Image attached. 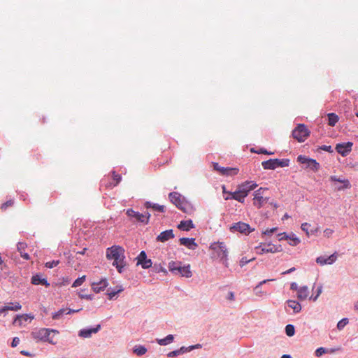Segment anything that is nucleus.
<instances>
[{
	"mask_svg": "<svg viewBox=\"0 0 358 358\" xmlns=\"http://www.w3.org/2000/svg\"><path fill=\"white\" fill-rule=\"evenodd\" d=\"M245 198V197L243 196V194H242V193H241L238 189L234 192H230V196H224L225 200L233 199L242 203H244Z\"/></svg>",
	"mask_w": 358,
	"mask_h": 358,
	"instance_id": "obj_24",
	"label": "nucleus"
},
{
	"mask_svg": "<svg viewBox=\"0 0 358 358\" xmlns=\"http://www.w3.org/2000/svg\"><path fill=\"white\" fill-rule=\"evenodd\" d=\"M20 256L26 260H29L30 259V256L27 252H25L24 251L20 252Z\"/></svg>",
	"mask_w": 358,
	"mask_h": 358,
	"instance_id": "obj_63",
	"label": "nucleus"
},
{
	"mask_svg": "<svg viewBox=\"0 0 358 358\" xmlns=\"http://www.w3.org/2000/svg\"><path fill=\"white\" fill-rule=\"evenodd\" d=\"M264 190H268V189L260 187L254 192V205L257 208H262L264 205V198L263 197L262 194Z\"/></svg>",
	"mask_w": 358,
	"mask_h": 358,
	"instance_id": "obj_14",
	"label": "nucleus"
},
{
	"mask_svg": "<svg viewBox=\"0 0 358 358\" xmlns=\"http://www.w3.org/2000/svg\"><path fill=\"white\" fill-rule=\"evenodd\" d=\"M132 350H133V353H134L135 355H136L137 356H139V357L143 356L148 351L147 348L144 345H136L133 348Z\"/></svg>",
	"mask_w": 358,
	"mask_h": 358,
	"instance_id": "obj_33",
	"label": "nucleus"
},
{
	"mask_svg": "<svg viewBox=\"0 0 358 358\" xmlns=\"http://www.w3.org/2000/svg\"><path fill=\"white\" fill-rule=\"evenodd\" d=\"M31 282L35 285H44L45 287H48L50 285L47 279L42 278V276L38 273H36L31 277Z\"/></svg>",
	"mask_w": 358,
	"mask_h": 358,
	"instance_id": "obj_22",
	"label": "nucleus"
},
{
	"mask_svg": "<svg viewBox=\"0 0 358 358\" xmlns=\"http://www.w3.org/2000/svg\"><path fill=\"white\" fill-rule=\"evenodd\" d=\"M124 288L122 285H117L115 288L110 287L107 289L106 294L108 296L109 300L115 299L117 294L122 292Z\"/></svg>",
	"mask_w": 358,
	"mask_h": 358,
	"instance_id": "obj_21",
	"label": "nucleus"
},
{
	"mask_svg": "<svg viewBox=\"0 0 358 358\" xmlns=\"http://www.w3.org/2000/svg\"><path fill=\"white\" fill-rule=\"evenodd\" d=\"M257 187L256 182L252 180H247L238 185L237 189L243 194V196L247 197L249 193L254 190Z\"/></svg>",
	"mask_w": 358,
	"mask_h": 358,
	"instance_id": "obj_8",
	"label": "nucleus"
},
{
	"mask_svg": "<svg viewBox=\"0 0 358 358\" xmlns=\"http://www.w3.org/2000/svg\"><path fill=\"white\" fill-rule=\"evenodd\" d=\"M329 180L331 182H338L340 183H343V186L338 188V190L349 189L351 187V184L348 179H341L340 178H337L336 176H331L329 178Z\"/></svg>",
	"mask_w": 358,
	"mask_h": 358,
	"instance_id": "obj_23",
	"label": "nucleus"
},
{
	"mask_svg": "<svg viewBox=\"0 0 358 358\" xmlns=\"http://www.w3.org/2000/svg\"><path fill=\"white\" fill-rule=\"evenodd\" d=\"M352 145L353 143L350 141L340 143L336 144L335 150L342 157H346L351 152Z\"/></svg>",
	"mask_w": 358,
	"mask_h": 358,
	"instance_id": "obj_10",
	"label": "nucleus"
},
{
	"mask_svg": "<svg viewBox=\"0 0 358 358\" xmlns=\"http://www.w3.org/2000/svg\"><path fill=\"white\" fill-rule=\"evenodd\" d=\"M101 329V324H97L95 327H89L80 329L78 331V336L82 338H90L93 334H96Z\"/></svg>",
	"mask_w": 358,
	"mask_h": 358,
	"instance_id": "obj_12",
	"label": "nucleus"
},
{
	"mask_svg": "<svg viewBox=\"0 0 358 358\" xmlns=\"http://www.w3.org/2000/svg\"><path fill=\"white\" fill-rule=\"evenodd\" d=\"M173 229H167L162 231L156 238L157 242L164 243L174 238Z\"/></svg>",
	"mask_w": 358,
	"mask_h": 358,
	"instance_id": "obj_19",
	"label": "nucleus"
},
{
	"mask_svg": "<svg viewBox=\"0 0 358 358\" xmlns=\"http://www.w3.org/2000/svg\"><path fill=\"white\" fill-rule=\"evenodd\" d=\"M34 316L30 314L16 315L13 319V324L15 326H24L26 322H30Z\"/></svg>",
	"mask_w": 358,
	"mask_h": 358,
	"instance_id": "obj_11",
	"label": "nucleus"
},
{
	"mask_svg": "<svg viewBox=\"0 0 358 358\" xmlns=\"http://www.w3.org/2000/svg\"><path fill=\"white\" fill-rule=\"evenodd\" d=\"M146 259H148L147 254H146L145 251L142 250L138 254V255L135 258V260H136V262H139L142 260H145Z\"/></svg>",
	"mask_w": 358,
	"mask_h": 358,
	"instance_id": "obj_45",
	"label": "nucleus"
},
{
	"mask_svg": "<svg viewBox=\"0 0 358 358\" xmlns=\"http://www.w3.org/2000/svg\"><path fill=\"white\" fill-rule=\"evenodd\" d=\"M169 198L170 201L173 203L176 207L178 206L185 199H181V194L177 192L169 193Z\"/></svg>",
	"mask_w": 358,
	"mask_h": 358,
	"instance_id": "obj_27",
	"label": "nucleus"
},
{
	"mask_svg": "<svg viewBox=\"0 0 358 358\" xmlns=\"http://www.w3.org/2000/svg\"><path fill=\"white\" fill-rule=\"evenodd\" d=\"M27 243L24 242H18L17 244V250L20 252L22 251H24L25 248H27Z\"/></svg>",
	"mask_w": 358,
	"mask_h": 358,
	"instance_id": "obj_51",
	"label": "nucleus"
},
{
	"mask_svg": "<svg viewBox=\"0 0 358 358\" xmlns=\"http://www.w3.org/2000/svg\"><path fill=\"white\" fill-rule=\"evenodd\" d=\"M349 322V320L347 317H344L341 319L337 323L336 327L337 329L341 331L342 330Z\"/></svg>",
	"mask_w": 358,
	"mask_h": 358,
	"instance_id": "obj_41",
	"label": "nucleus"
},
{
	"mask_svg": "<svg viewBox=\"0 0 358 358\" xmlns=\"http://www.w3.org/2000/svg\"><path fill=\"white\" fill-rule=\"evenodd\" d=\"M299 287H298V285L296 282H293L291 283L290 285V289L293 290V291H298L299 289Z\"/></svg>",
	"mask_w": 358,
	"mask_h": 358,
	"instance_id": "obj_64",
	"label": "nucleus"
},
{
	"mask_svg": "<svg viewBox=\"0 0 358 358\" xmlns=\"http://www.w3.org/2000/svg\"><path fill=\"white\" fill-rule=\"evenodd\" d=\"M108 285V282L106 278H103L99 282H93L91 284V287L93 292L95 293H100L103 291Z\"/></svg>",
	"mask_w": 358,
	"mask_h": 358,
	"instance_id": "obj_15",
	"label": "nucleus"
},
{
	"mask_svg": "<svg viewBox=\"0 0 358 358\" xmlns=\"http://www.w3.org/2000/svg\"><path fill=\"white\" fill-rule=\"evenodd\" d=\"M178 228L181 231H189L194 228V224L192 220H182L178 225Z\"/></svg>",
	"mask_w": 358,
	"mask_h": 358,
	"instance_id": "obj_26",
	"label": "nucleus"
},
{
	"mask_svg": "<svg viewBox=\"0 0 358 358\" xmlns=\"http://www.w3.org/2000/svg\"><path fill=\"white\" fill-rule=\"evenodd\" d=\"M310 131L304 124H298L292 132V137L299 143H303L310 136Z\"/></svg>",
	"mask_w": 358,
	"mask_h": 358,
	"instance_id": "obj_6",
	"label": "nucleus"
},
{
	"mask_svg": "<svg viewBox=\"0 0 358 358\" xmlns=\"http://www.w3.org/2000/svg\"><path fill=\"white\" fill-rule=\"evenodd\" d=\"M301 229L308 236H310V235L317 236L319 231V227L317 226H312L308 222L301 224Z\"/></svg>",
	"mask_w": 358,
	"mask_h": 358,
	"instance_id": "obj_17",
	"label": "nucleus"
},
{
	"mask_svg": "<svg viewBox=\"0 0 358 358\" xmlns=\"http://www.w3.org/2000/svg\"><path fill=\"white\" fill-rule=\"evenodd\" d=\"M8 310L17 311L22 308V306L18 302L10 303L6 306Z\"/></svg>",
	"mask_w": 358,
	"mask_h": 358,
	"instance_id": "obj_40",
	"label": "nucleus"
},
{
	"mask_svg": "<svg viewBox=\"0 0 358 358\" xmlns=\"http://www.w3.org/2000/svg\"><path fill=\"white\" fill-rule=\"evenodd\" d=\"M327 349L323 347H320L316 349L315 351V355L316 357H320L327 352Z\"/></svg>",
	"mask_w": 358,
	"mask_h": 358,
	"instance_id": "obj_44",
	"label": "nucleus"
},
{
	"mask_svg": "<svg viewBox=\"0 0 358 358\" xmlns=\"http://www.w3.org/2000/svg\"><path fill=\"white\" fill-rule=\"evenodd\" d=\"M143 220H144L143 222V224H148L150 222V218L151 217V214L148 211H146L144 213H143Z\"/></svg>",
	"mask_w": 358,
	"mask_h": 358,
	"instance_id": "obj_48",
	"label": "nucleus"
},
{
	"mask_svg": "<svg viewBox=\"0 0 358 358\" xmlns=\"http://www.w3.org/2000/svg\"><path fill=\"white\" fill-rule=\"evenodd\" d=\"M127 264L124 259L122 262H113V266H115L118 271V273H122L124 271V268L126 266Z\"/></svg>",
	"mask_w": 358,
	"mask_h": 358,
	"instance_id": "obj_37",
	"label": "nucleus"
},
{
	"mask_svg": "<svg viewBox=\"0 0 358 358\" xmlns=\"http://www.w3.org/2000/svg\"><path fill=\"white\" fill-rule=\"evenodd\" d=\"M262 245H263V243H261L259 246H257L255 248L258 254L262 255L264 253H268V252L274 253L273 249V245L271 243H268L267 246H266L265 245H264V246H263Z\"/></svg>",
	"mask_w": 358,
	"mask_h": 358,
	"instance_id": "obj_28",
	"label": "nucleus"
},
{
	"mask_svg": "<svg viewBox=\"0 0 358 358\" xmlns=\"http://www.w3.org/2000/svg\"><path fill=\"white\" fill-rule=\"evenodd\" d=\"M126 215L130 218H134L136 221L143 223L144 221L143 220V213L134 210L132 208H128L126 210Z\"/></svg>",
	"mask_w": 358,
	"mask_h": 358,
	"instance_id": "obj_25",
	"label": "nucleus"
},
{
	"mask_svg": "<svg viewBox=\"0 0 358 358\" xmlns=\"http://www.w3.org/2000/svg\"><path fill=\"white\" fill-rule=\"evenodd\" d=\"M337 252H334L328 257L320 256L316 258V262L320 266L326 264H333L337 259Z\"/></svg>",
	"mask_w": 358,
	"mask_h": 358,
	"instance_id": "obj_13",
	"label": "nucleus"
},
{
	"mask_svg": "<svg viewBox=\"0 0 358 358\" xmlns=\"http://www.w3.org/2000/svg\"><path fill=\"white\" fill-rule=\"evenodd\" d=\"M169 270L173 275H179L182 277L191 278L192 273L189 264L182 266V262L171 261L169 263Z\"/></svg>",
	"mask_w": 358,
	"mask_h": 358,
	"instance_id": "obj_2",
	"label": "nucleus"
},
{
	"mask_svg": "<svg viewBox=\"0 0 358 358\" xmlns=\"http://www.w3.org/2000/svg\"><path fill=\"white\" fill-rule=\"evenodd\" d=\"M322 286L320 285L317 287V294L315 296H311L310 297V299H312L313 301H315L318 296H320V294L322 293Z\"/></svg>",
	"mask_w": 358,
	"mask_h": 358,
	"instance_id": "obj_57",
	"label": "nucleus"
},
{
	"mask_svg": "<svg viewBox=\"0 0 358 358\" xmlns=\"http://www.w3.org/2000/svg\"><path fill=\"white\" fill-rule=\"evenodd\" d=\"M327 119L328 124L331 127H334L338 122L339 117L336 113H330L327 115Z\"/></svg>",
	"mask_w": 358,
	"mask_h": 358,
	"instance_id": "obj_34",
	"label": "nucleus"
},
{
	"mask_svg": "<svg viewBox=\"0 0 358 358\" xmlns=\"http://www.w3.org/2000/svg\"><path fill=\"white\" fill-rule=\"evenodd\" d=\"M285 331L287 336L292 337L295 334V327L293 324H287L285 328Z\"/></svg>",
	"mask_w": 358,
	"mask_h": 358,
	"instance_id": "obj_38",
	"label": "nucleus"
},
{
	"mask_svg": "<svg viewBox=\"0 0 358 358\" xmlns=\"http://www.w3.org/2000/svg\"><path fill=\"white\" fill-rule=\"evenodd\" d=\"M64 308H61L58 311L52 313V318L55 320H59L61 317L65 313Z\"/></svg>",
	"mask_w": 358,
	"mask_h": 358,
	"instance_id": "obj_42",
	"label": "nucleus"
},
{
	"mask_svg": "<svg viewBox=\"0 0 358 358\" xmlns=\"http://www.w3.org/2000/svg\"><path fill=\"white\" fill-rule=\"evenodd\" d=\"M272 245H273V249L274 253L278 252H281L282 250L281 245H276L272 244Z\"/></svg>",
	"mask_w": 358,
	"mask_h": 358,
	"instance_id": "obj_62",
	"label": "nucleus"
},
{
	"mask_svg": "<svg viewBox=\"0 0 358 358\" xmlns=\"http://www.w3.org/2000/svg\"><path fill=\"white\" fill-rule=\"evenodd\" d=\"M54 333L58 334L59 332L57 329L49 328H41L35 329L31 332V336L36 342L48 343L52 345H55L56 341L53 340V336H50V334Z\"/></svg>",
	"mask_w": 358,
	"mask_h": 358,
	"instance_id": "obj_1",
	"label": "nucleus"
},
{
	"mask_svg": "<svg viewBox=\"0 0 358 358\" xmlns=\"http://www.w3.org/2000/svg\"><path fill=\"white\" fill-rule=\"evenodd\" d=\"M59 264V260H52L45 263V267L48 268H52L57 266Z\"/></svg>",
	"mask_w": 358,
	"mask_h": 358,
	"instance_id": "obj_46",
	"label": "nucleus"
},
{
	"mask_svg": "<svg viewBox=\"0 0 358 358\" xmlns=\"http://www.w3.org/2000/svg\"><path fill=\"white\" fill-rule=\"evenodd\" d=\"M220 262L227 268L229 267V263H228V257H222V259H220Z\"/></svg>",
	"mask_w": 358,
	"mask_h": 358,
	"instance_id": "obj_61",
	"label": "nucleus"
},
{
	"mask_svg": "<svg viewBox=\"0 0 358 358\" xmlns=\"http://www.w3.org/2000/svg\"><path fill=\"white\" fill-rule=\"evenodd\" d=\"M277 230H278V227H273L271 229H267L262 234L266 236H271Z\"/></svg>",
	"mask_w": 358,
	"mask_h": 358,
	"instance_id": "obj_50",
	"label": "nucleus"
},
{
	"mask_svg": "<svg viewBox=\"0 0 358 358\" xmlns=\"http://www.w3.org/2000/svg\"><path fill=\"white\" fill-rule=\"evenodd\" d=\"M86 276L83 275L81 277L78 278L74 280L72 285V287H77L80 286L85 280Z\"/></svg>",
	"mask_w": 358,
	"mask_h": 358,
	"instance_id": "obj_43",
	"label": "nucleus"
},
{
	"mask_svg": "<svg viewBox=\"0 0 358 358\" xmlns=\"http://www.w3.org/2000/svg\"><path fill=\"white\" fill-rule=\"evenodd\" d=\"M210 248L216 252L220 259L228 257V250L223 242H215L210 245Z\"/></svg>",
	"mask_w": 358,
	"mask_h": 358,
	"instance_id": "obj_9",
	"label": "nucleus"
},
{
	"mask_svg": "<svg viewBox=\"0 0 358 358\" xmlns=\"http://www.w3.org/2000/svg\"><path fill=\"white\" fill-rule=\"evenodd\" d=\"M179 243L181 245L185 246L189 250H194L198 247V244L196 243L195 238H185L182 237L179 238Z\"/></svg>",
	"mask_w": 358,
	"mask_h": 358,
	"instance_id": "obj_16",
	"label": "nucleus"
},
{
	"mask_svg": "<svg viewBox=\"0 0 358 358\" xmlns=\"http://www.w3.org/2000/svg\"><path fill=\"white\" fill-rule=\"evenodd\" d=\"M257 154H264L267 155H272L274 154L273 152L268 151L266 149L262 148L257 152H256Z\"/></svg>",
	"mask_w": 358,
	"mask_h": 358,
	"instance_id": "obj_53",
	"label": "nucleus"
},
{
	"mask_svg": "<svg viewBox=\"0 0 358 358\" xmlns=\"http://www.w3.org/2000/svg\"><path fill=\"white\" fill-rule=\"evenodd\" d=\"M231 232H240L245 235H248L250 233L253 231L255 229L251 228L250 226L243 222H238L236 223H234L229 228Z\"/></svg>",
	"mask_w": 358,
	"mask_h": 358,
	"instance_id": "obj_7",
	"label": "nucleus"
},
{
	"mask_svg": "<svg viewBox=\"0 0 358 358\" xmlns=\"http://www.w3.org/2000/svg\"><path fill=\"white\" fill-rule=\"evenodd\" d=\"M152 261L151 259H146L139 262H136L137 266H141L143 269L151 268L152 265Z\"/></svg>",
	"mask_w": 358,
	"mask_h": 358,
	"instance_id": "obj_36",
	"label": "nucleus"
},
{
	"mask_svg": "<svg viewBox=\"0 0 358 358\" xmlns=\"http://www.w3.org/2000/svg\"><path fill=\"white\" fill-rule=\"evenodd\" d=\"M124 249L120 245H113L106 250V258L113 262H122L125 259Z\"/></svg>",
	"mask_w": 358,
	"mask_h": 358,
	"instance_id": "obj_3",
	"label": "nucleus"
},
{
	"mask_svg": "<svg viewBox=\"0 0 358 358\" xmlns=\"http://www.w3.org/2000/svg\"><path fill=\"white\" fill-rule=\"evenodd\" d=\"M286 304L293 310L295 314L300 313L301 310V305L297 301L289 299L286 301Z\"/></svg>",
	"mask_w": 358,
	"mask_h": 358,
	"instance_id": "obj_29",
	"label": "nucleus"
},
{
	"mask_svg": "<svg viewBox=\"0 0 358 358\" xmlns=\"http://www.w3.org/2000/svg\"><path fill=\"white\" fill-rule=\"evenodd\" d=\"M212 166L214 171L219 172L221 175V169L224 168L223 166H220L217 162H212Z\"/></svg>",
	"mask_w": 358,
	"mask_h": 358,
	"instance_id": "obj_56",
	"label": "nucleus"
},
{
	"mask_svg": "<svg viewBox=\"0 0 358 358\" xmlns=\"http://www.w3.org/2000/svg\"><path fill=\"white\" fill-rule=\"evenodd\" d=\"M297 162L306 165L303 169H310L314 173L317 172L320 169V164L315 159L310 158L306 155H300L297 157Z\"/></svg>",
	"mask_w": 358,
	"mask_h": 358,
	"instance_id": "obj_5",
	"label": "nucleus"
},
{
	"mask_svg": "<svg viewBox=\"0 0 358 358\" xmlns=\"http://www.w3.org/2000/svg\"><path fill=\"white\" fill-rule=\"evenodd\" d=\"M14 201L13 200H8L6 202L3 203L1 206V208L2 210H6L8 207L13 206Z\"/></svg>",
	"mask_w": 358,
	"mask_h": 358,
	"instance_id": "obj_54",
	"label": "nucleus"
},
{
	"mask_svg": "<svg viewBox=\"0 0 358 358\" xmlns=\"http://www.w3.org/2000/svg\"><path fill=\"white\" fill-rule=\"evenodd\" d=\"M78 297L82 299H85L92 301L94 299V294H83L79 293Z\"/></svg>",
	"mask_w": 358,
	"mask_h": 358,
	"instance_id": "obj_49",
	"label": "nucleus"
},
{
	"mask_svg": "<svg viewBox=\"0 0 358 358\" xmlns=\"http://www.w3.org/2000/svg\"><path fill=\"white\" fill-rule=\"evenodd\" d=\"M283 235V238H280V241L282 240H289V244L292 246H296L300 243V239L293 233L290 235L287 234L285 232L280 233L278 234V236H280Z\"/></svg>",
	"mask_w": 358,
	"mask_h": 358,
	"instance_id": "obj_18",
	"label": "nucleus"
},
{
	"mask_svg": "<svg viewBox=\"0 0 358 358\" xmlns=\"http://www.w3.org/2000/svg\"><path fill=\"white\" fill-rule=\"evenodd\" d=\"M173 340L174 336L172 334H169L163 338H157L156 342L160 345L165 346L171 343Z\"/></svg>",
	"mask_w": 358,
	"mask_h": 358,
	"instance_id": "obj_31",
	"label": "nucleus"
},
{
	"mask_svg": "<svg viewBox=\"0 0 358 358\" xmlns=\"http://www.w3.org/2000/svg\"><path fill=\"white\" fill-rule=\"evenodd\" d=\"M289 159H269L262 162V166L265 170H275L278 167H287L289 165Z\"/></svg>",
	"mask_w": 358,
	"mask_h": 358,
	"instance_id": "obj_4",
	"label": "nucleus"
},
{
	"mask_svg": "<svg viewBox=\"0 0 358 358\" xmlns=\"http://www.w3.org/2000/svg\"><path fill=\"white\" fill-rule=\"evenodd\" d=\"M320 149L323 150V151L328 152H333L331 145H322V146L320 147Z\"/></svg>",
	"mask_w": 358,
	"mask_h": 358,
	"instance_id": "obj_58",
	"label": "nucleus"
},
{
	"mask_svg": "<svg viewBox=\"0 0 358 358\" xmlns=\"http://www.w3.org/2000/svg\"><path fill=\"white\" fill-rule=\"evenodd\" d=\"M297 298L301 300H305L308 296V288L307 286H302L298 289Z\"/></svg>",
	"mask_w": 358,
	"mask_h": 358,
	"instance_id": "obj_32",
	"label": "nucleus"
},
{
	"mask_svg": "<svg viewBox=\"0 0 358 358\" xmlns=\"http://www.w3.org/2000/svg\"><path fill=\"white\" fill-rule=\"evenodd\" d=\"M20 343V339L18 337H14L12 340V342L10 343V346L12 348H15L17 346V345L19 344Z\"/></svg>",
	"mask_w": 358,
	"mask_h": 358,
	"instance_id": "obj_60",
	"label": "nucleus"
},
{
	"mask_svg": "<svg viewBox=\"0 0 358 358\" xmlns=\"http://www.w3.org/2000/svg\"><path fill=\"white\" fill-rule=\"evenodd\" d=\"M177 208L185 213H188L189 211V208H191L190 203H189L186 201H183L181 203L178 205V206H177Z\"/></svg>",
	"mask_w": 358,
	"mask_h": 358,
	"instance_id": "obj_39",
	"label": "nucleus"
},
{
	"mask_svg": "<svg viewBox=\"0 0 358 358\" xmlns=\"http://www.w3.org/2000/svg\"><path fill=\"white\" fill-rule=\"evenodd\" d=\"M238 172L239 169L238 168L224 167L221 169V175L224 176H236Z\"/></svg>",
	"mask_w": 358,
	"mask_h": 358,
	"instance_id": "obj_30",
	"label": "nucleus"
},
{
	"mask_svg": "<svg viewBox=\"0 0 358 358\" xmlns=\"http://www.w3.org/2000/svg\"><path fill=\"white\" fill-rule=\"evenodd\" d=\"M113 179L115 181V185H117L121 181L122 176L121 175L116 173L115 171H113Z\"/></svg>",
	"mask_w": 358,
	"mask_h": 358,
	"instance_id": "obj_52",
	"label": "nucleus"
},
{
	"mask_svg": "<svg viewBox=\"0 0 358 358\" xmlns=\"http://www.w3.org/2000/svg\"><path fill=\"white\" fill-rule=\"evenodd\" d=\"M151 271L155 273H167L166 269L161 264H155L153 266L152 265Z\"/></svg>",
	"mask_w": 358,
	"mask_h": 358,
	"instance_id": "obj_35",
	"label": "nucleus"
},
{
	"mask_svg": "<svg viewBox=\"0 0 358 358\" xmlns=\"http://www.w3.org/2000/svg\"><path fill=\"white\" fill-rule=\"evenodd\" d=\"M143 206L147 210L152 209L154 212H157V213H164L165 212V206L163 205H159V203H152L151 201H145L144 203Z\"/></svg>",
	"mask_w": 358,
	"mask_h": 358,
	"instance_id": "obj_20",
	"label": "nucleus"
},
{
	"mask_svg": "<svg viewBox=\"0 0 358 358\" xmlns=\"http://www.w3.org/2000/svg\"><path fill=\"white\" fill-rule=\"evenodd\" d=\"M178 351H180V355H181L184 353L190 352L189 346V347L182 346L180 348L178 349Z\"/></svg>",
	"mask_w": 358,
	"mask_h": 358,
	"instance_id": "obj_59",
	"label": "nucleus"
},
{
	"mask_svg": "<svg viewBox=\"0 0 358 358\" xmlns=\"http://www.w3.org/2000/svg\"><path fill=\"white\" fill-rule=\"evenodd\" d=\"M254 259H255V258L248 259L246 257H243L239 262L240 266L243 267L245 265H246L248 263L253 261Z\"/></svg>",
	"mask_w": 358,
	"mask_h": 358,
	"instance_id": "obj_47",
	"label": "nucleus"
},
{
	"mask_svg": "<svg viewBox=\"0 0 358 358\" xmlns=\"http://www.w3.org/2000/svg\"><path fill=\"white\" fill-rule=\"evenodd\" d=\"M180 355V351L178 350H175L173 351L169 352L167 354V357L170 358L176 357Z\"/></svg>",
	"mask_w": 358,
	"mask_h": 358,
	"instance_id": "obj_55",
	"label": "nucleus"
}]
</instances>
